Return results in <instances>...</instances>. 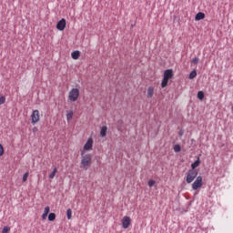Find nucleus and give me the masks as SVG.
Wrapping results in <instances>:
<instances>
[{"label":"nucleus","instance_id":"obj_8","mask_svg":"<svg viewBox=\"0 0 233 233\" xmlns=\"http://www.w3.org/2000/svg\"><path fill=\"white\" fill-rule=\"evenodd\" d=\"M57 30H60V32H63L65 28H66V20L65 18H62L60 21L56 24Z\"/></svg>","mask_w":233,"mask_h":233},{"label":"nucleus","instance_id":"obj_16","mask_svg":"<svg viewBox=\"0 0 233 233\" xmlns=\"http://www.w3.org/2000/svg\"><path fill=\"white\" fill-rule=\"evenodd\" d=\"M74 117V111H66V119L70 121Z\"/></svg>","mask_w":233,"mask_h":233},{"label":"nucleus","instance_id":"obj_13","mask_svg":"<svg viewBox=\"0 0 233 233\" xmlns=\"http://www.w3.org/2000/svg\"><path fill=\"white\" fill-rule=\"evenodd\" d=\"M200 164H201V161L199 160V158H198L193 164H191L192 170H195V168H198V167H199Z\"/></svg>","mask_w":233,"mask_h":233},{"label":"nucleus","instance_id":"obj_29","mask_svg":"<svg viewBox=\"0 0 233 233\" xmlns=\"http://www.w3.org/2000/svg\"><path fill=\"white\" fill-rule=\"evenodd\" d=\"M46 218H48V215L43 213V215H42V219H46Z\"/></svg>","mask_w":233,"mask_h":233},{"label":"nucleus","instance_id":"obj_3","mask_svg":"<svg viewBox=\"0 0 233 233\" xmlns=\"http://www.w3.org/2000/svg\"><path fill=\"white\" fill-rule=\"evenodd\" d=\"M68 99L71 103H76L79 99V88H72L68 93Z\"/></svg>","mask_w":233,"mask_h":233},{"label":"nucleus","instance_id":"obj_23","mask_svg":"<svg viewBox=\"0 0 233 233\" xmlns=\"http://www.w3.org/2000/svg\"><path fill=\"white\" fill-rule=\"evenodd\" d=\"M2 233H10V227H7V226L4 227Z\"/></svg>","mask_w":233,"mask_h":233},{"label":"nucleus","instance_id":"obj_15","mask_svg":"<svg viewBox=\"0 0 233 233\" xmlns=\"http://www.w3.org/2000/svg\"><path fill=\"white\" fill-rule=\"evenodd\" d=\"M57 174V167H54L53 171L49 174V179H54Z\"/></svg>","mask_w":233,"mask_h":233},{"label":"nucleus","instance_id":"obj_18","mask_svg":"<svg viewBox=\"0 0 233 233\" xmlns=\"http://www.w3.org/2000/svg\"><path fill=\"white\" fill-rule=\"evenodd\" d=\"M56 220V213H50L48 215V221H55Z\"/></svg>","mask_w":233,"mask_h":233},{"label":"nucleus","instance_id":"obj_17","mask_svg":"<svg viewBox=\"0 0 233 233\" xmlns=\"http://www.w3.org/2000/svg\"><path fill=\"white\" fill-rule=\"evenodd\" d=\"M198 98L200 99V101H203V99H205V93L203 91H198Z\"/></svg>","mask_w":233,"mask_h":233},{"label":"nucleus","instance_id":"obj_2","mask_svg":"<svg viewBox=\"0 0 233 233\" xmlns=\"http://www.w3.org/2000/svg\"><path fill=\"white\" fill-rule=\"evenodd\" d=\"M91 165H92V155L86 154L82 156L80 168H84V170H88Z\"/></svg>","mask_w":233,"mask_h":233},{"label":"nucleus","instance_id":"obj_25","mask_svg":"<svg viewBox=\"0 0 233 233\" xmlns=\"http://www.w3.org/2000/svg\"><path fill=\"white\" fill-rule=\"evenodd\" d=\"M191 63H193V65H198V63H199V58L196 57V58H193L191 60Z\"/></svg>","mask_w":233,"mask_h":233},{"label":"nucleus","instance_id":"obj_7","mask_svg":"<svg viewBox=\"0 0 233 233\" xmlns=\"http://www.w3.org/2000/svg\"><path fill=\"white\" fill-rule=\"evenodd\" d=\"M93 147H94V138L89 137L87 139V141L86 142V144L84 145L83 148H84V150L88 152V151L92 150Z\"/></svg>","mask_w":233,"mask_h":233},{"label":"nucleus","instance_id":"obj_10","mask_svg":"<svg viewBox=\"0 0 233 233\" xmlns=\"http://www.w3.org/2000/svg\"><path fill=\"white\" fill-rule=\"evenodd\" d=\"M147 97L148 99L154 97V86H149V87H147Z\"/></svg>","mask_w":233,"mask_h":233},{"label":"nucleus","instance_id":"obj_9","mask_svg":"<svg viewBox=\"0 0 233 233\" xmlns=\"http://www.w3.org/2000/svg\"><path fill=\"white\" fill-rule=\"evenodd\" d=\"M130 223H132V220L130 219V217H124L122 219V227L123 228H128L130 227Z\"/></svg>","mask_w":233,"mask_h":233},{"label":"nucleus","instance_id":"obj_12","mask_svg":"<svg viewBox=\"0 0 233 233\" xmlns=\"http://www.w3.org/2000/svg\"><path fill=\"white\" fill-rule=\"evenodd\" d=\"M202 19H205V13H198L195 16V21H201Z\"/></svg>","mask_w":233,"mask_h":233},{"label":"nucleus","instance_id":"obj_31","mask_svg":"<svg viewBox=\"0 0 233 233\" xmlns=\"http://www.w3.org/2000/svg\"><path fill=\"white\" fill-rule=\"evenodd\" d=\"M179 136H183V133H179Z\"/></svg>","mask_w":233,"mask_h":233},{"label":"nucleus","instance_id":"obj_4","mask_svg":"<svg viewBox=\"0 0 233 233\" xmlns=\"http://www.w3.org/2000/svg\"><path fill=\"white\" fill-rule=\"evenodd\" d=\"M196 177H198V172L196 169L188 170L187 173L186 181L187 183L190 184L192 181H194V179H196Z\"/></svg>","mask_w":233,"mask_h":233},{"label":"nucleus","instance_id":"obj_14","mask_svg":"<svg viewBox=\"0 0 233 233\" xmlns=\"http://www.w3.org/2000/svg\"><path fill=\"white\" fill-rule=\"evenodd\" d=\"M80 56H81V53L79 51H74L71 54L72 59H75V60H76L78 57H80Z\"/></svg>","mask_w":233,"mask_h":233},{"label":"nucleus","instance_id":"obj_27","mask_svg":"<svg viewBox=\"0 0 233 233\" xmlns=\"http://www.w3.org/2000/svg\"><path fill=\"white\" fill-rule=\"evenodd\" d=\"M6 98L5 96H0V105H5Z\"/></svg>","mask_w":233,"mask_h":233},{"label":"nucleus","instance_id":"obj_26","mask_svg":"<svg viewBox=\"0 0 233 233\" xmlns=\"http://www.w3.org/2000/svg\"><path fill=\"white\" fill-rule=\"evenodd\" d=\"M50 213V207H46L44 210V214L48 215Z\"/></svg>","mask_w":233,"mask_h":233},{"label":"nucleus","instance_id":"obj_11","mask_svg":"<svg viewBox=\"0 0 233 233\" xmlns=\"http://www.w3.org/2000/svg\"><path fill=\"white\" fill-rule=\"evenodd\" d=\"M107 130H108V128L106 127V126H103L100 130V137H106Z\"/></svg>","mask_w":233,"mask_h":233},{"label":"nucleus","instance_id":"obj_28","mask_svg":"<svg viewBox=\"0 0 233 233\" xmlns=\"http://www.w3.org/2000/svg\"><path fill=\"white\" fill-rule=\"evenodd\" d=\"M5 154V148L3 147V145L0 144V157Z\"/></svg>","mask_w":233,"mask_h":233},{"label":"nucleus","instance_id":"obj_21","mask_svg":"<svg viewBox=\"0 0 233 233\" xmlns=\"http://www.w3.org/2000/svg\"><path fill=\"white\" fill-rule=\"evenodd\" d=\"M66 216H67V219H72V209L68 208L66 210Z\"/></svg>","mask_w":233,"mask_h":233},{"label":"nucleus","instance_id":"obj_19","mask_svg":"<svg viewBox=\"0 0 233 233\" xmlns=\"http://www.w3.org/2000/svg\"><path fill=\"white\" fill-rule=\"evenodd\" d=\"M196 76H198V73L196 72V70L192 71L189 74V79H194L196 77Z\"/></svg>","mask_w":233,"mask_h":233},{"label":"nucleus","instance_id":"obj_30","mask_svg":"<svg viewBox=\"0 0 233 233\" xmlns=\"http://www.w3.org/2000/svg\"><path fill=\"white\" fill-rule=\"evenodd\" d=\"M83 154H85V152H84V151H82V152H81V155H82V156H83Z\"/></svg>","mask_w":233,"mask_h":233},{"label":"nucleus","instance_id":"obj_5","mask_svg":"<svg viewBox=\"0 0 233 233\" xmlns=\"http://www.w3.org/2000/svg\"><path fill=\"white\" fill-rule=\"evenodd\" d=\"M203 187V177H197L196 180L192 184V189L198 190V188H201Z\"/></svg>","mask_w":233,"mask_h":233},{"label":"nucleus","instance_id":"obj_22","mask_svg":"<svg viewBox=\"0 0 233 233\" xmlns=\"http://www.w3.org/2000/svg\"><path fill=\"white\" fill-rule=\"evenodd\" d=\"M174 152H181V146L179 145H175L174 146Z\"/></svg>","mask_w":233,"mask_h":233},{"label":"nucleus","instance_id":"obj_24","mask_svg":"<svg viewBox=\"0 0 233 233\" xmlns=\"http://www.w3.org/2000/svg\"><path fill=\"white\" fill-rule=\"evenodd\" d=\"M147 185L148 187H154V185H156V180H152V179L148 180Z\"/></svg>","mask_w":233,"mask_h":233},{"label":"nucleus","instance_id":"obj_20","mask_svg":"<svg viewBox=\"0 0 233 233\" xmlns=\"http://www.w3.org/2000/svg\"><path fill=\"white\" fill-rule=\"evenodd\" d=\"M28 176H29V173L28 172H25L23 176V182L24 183H26V181L28 180Z\"/></svg>","mask_w":233,"mask_h":233},{"label":"nucleus","instance_id":"obj_6","mask_svg":"<svg viewBox=\"0 0 233 233\" xmlns=\"http://www.w3.org/2000/svg\"><path fill=\"white\" fill-rule=\"evenodd\" d=\"M41 116H39V110L35 109L31 114V123L32 125H35V123H39Z\"/></svg>","mask_w":233,"mask_h":233},{"label":"nucleus","instance_id":"obj_1","mask_svg":"<svg viewBox=\"0 0 233 233\" xmlns=\"http://www.w3.org/2000/svg\"><path fill=\"white\" fill-rule=\"evenodd\" d=\"M174 77V71L172 69H167L164 71L163 79L161 82L162 88H167L168 86V81Z\"/></svg>","mask_w":233,"mask_h":233}]
</instances>
